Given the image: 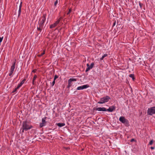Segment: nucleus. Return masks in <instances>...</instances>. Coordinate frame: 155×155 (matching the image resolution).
Here are the masks:
<instances>
[{"mask_svg": "<svg viewBox=\"0 0 155 155\" xmlns=\"http://www.w3.org/2000/svg\"><path fill=\"white\" fill-rule=\"evenodd\" d=\"M115 110V107L114 106H112L110 107L108 109H107L106 111L112 112Z\"/></svg>", "mask_w": 155, "mask_h": 155, "instance_id": "nucleus-10", "label": "nucleus"}, {"mask_svg": "<svg viewBox=\"0 0 155 155\" xmlns=\"http://www.w3.org/2000/svg\"><path fill=\"white\" fill-rule=\"evenodd\" d=\"M25 81V79H24V80H22L21 81V83H20V84H21V85H22L24 83Z\"/></svg>", "mask_w": 155, "mask_h": 155, "instance_id": "nucleus-22", "label": "nucleus"}, {"mask_svg": "<svg viewBox=\"0 0 155 155\" xmlns=\"http://www.w3.org/2000/svg\"><path fill=\"white\" fill-rule=\"evenodd\" d=\"M22 125V128H24V130H25V131H27L32 127V126L30 125L29 123L26 120L24 121Z\"/></svg>", "mask_w": 155, "mask_h": 155, "instance_id": "nucleus-1", "label": "nucleus"}, {"mask_svg": "<svg viewBox=\"0 0 155 155\" xmlns=\"http://www.w3.org/2000/svg\"><path fill=\"white\" fill-rule=\"evenodd\" d=\"M43 25H44V24H42V23H41L40 22H39V23L38 27H41V28H43Z\"/></svg>", "mask_w": 155, "mask_h": 155, "instance_id": "nucleus-19", "label": "nucleus"}, {"mask_svg": "<svg viewBox=\"0 0 155 155\" xmlns=\"http://www.w3.org/2000/svg\"><path fill=\"white\" fill-rule=\"evenodd\" d=\"M22 2H21L19 6V8L18 11V16L19 17L20 16L21 13V9L22 7Z\"/></svg>", "mask_w": 155, "mask_h": 155, "instance_id": "nucleus-14", "label": "nucleus"}, {"mask_svg": "<svg viewBox=\"0 0 155 155\" xmlns=\"http://www.w3.org/2000/svg\"><path fill=\"white\" fill-rule=\"evenodd\" d=\"M71 10H72V9L71 8L69 9L68 12L67 13V14L68 15H69L70 14V13L71 12Z\"/></svg>", "mask_w": 155, "mask_h": 155, "instance_id": "nucleus-27", "label": "nucleus"}, {"mask_svg": "<svg viewBox=\"0 0 155 155\" xmlns=\"http://www.w3.org/2000/svg\"><path fill=\"white\" fill-rule=\"evenodd\" d=\"M89 87V85L86 84V85H83L82 86H79L78 87L77 89V90H82L84 89H86L87 87Z\"/></svg>", "mask_w": 155, "mask_h": 155, "instance_id": "nucleus-9", "label": "nucleus"}, {"mask_svg": "<svg viewBox=\"0 0 155 155\" xmlns=\"http://www.w3.org/2000/svg\"><path fill=\"white\" fill-rule=\"evenodd\" d=\"M21 130L22 132L23 133L24 132V130H24V128H22V127L21 129Z\"/></svg>", "mask_w": 155, "mask_h": 155, "instance_id": "nucleus-32", "label": "nucleus"}, {"mask_svg": "<svg viewBox=\"0 0 155 155\" xmlns=\"http://www.w3.org/2000/svg\"><path fill=\"white\" fill-rule=\"evenodd\" d=\"M37 29L38 31H39L41 32V31L42 29V28L38 26L37 28Z\"/></svg>", "mask_w": 155, "mask_h": 155, "instance_id": "nucleus-20", "label": "nucleus"}, {"mask_svg": "<svg viewBox=\"0 0 155 155\" xmlns=\"http://www.w3.org/2000/svg\"><path fill=\"white\" fill-rule=\"evenodd\" d=\"M16 60H15V61H14L13 63L12 66L11 67L10 70L12 71H14V69L15 67V63Z\"/></svg>", "mask_w": 155, "mask_h": 155, "instance_id": "nucleus-13", "label": "nucleus"}, {"mask_svg": "<svg viewBox=\"0 0 155 155\" xmlns=\"http://www.w3.org/2000/svg\"><path fill=\"white\" fill-rule=\"evenodd\" d=\"M147 114L150 115L155 114V107H153L149 108L147 110Z\"/></svg>", "mask_w": 155, "mask_h": 155, "instance_id": "nucleus-4", "label": "nucleus"}, {"mask_svg": "<svg viewBox=\"0 0 155 155\" xmlns=\"http://www.w3.org/2000/svg\"><path fill=\"white\" fill-rule=\"evenodd\" d=\"M55 80H54V81H53V82H52V86H53L54 85V84H55Z\"/></svg>", "mask_w": 155, "mask_h": 155, "instance_id": "nucleus-31", "label": "nucleus"}, {"mask_svg": "<svg viewBox=\"0 0 155 155\" xmlns=\"http://www.w3.org/2000/svg\"><path fill=\"white\" fill-rule=\"evenodd\" d=\"M58 0H56V1L55 2H54V5H55V6H56V5H57V4H58Z\"/></svg>", "mask_w": 155, "mask_h": 155, "instance_id": "nucleus-30", "label": "nucleus"}, {"mask_svg": "<svg viewBox=\"0 0 155 155\" xmlns=\"http://www.w3.org/2000/svg\"><path fill=\"white\" fill-rule=\"evenodd\" d=\"M96 110L98 111H106L107 109L105 107H98L96 108Z\"/></svg>", "mask_w": 155, "mask_h": 155, "instance_id": "nucleus-12", "label": "nucleus"}, {"mask_svg": "<svg viewBox=\"0 0 155 155\" xmlns=\"http://www.w3.org/2000/svg\"><path fill=\"white\" fill-rule=\"evenodd\" d=\"M77 81V79L74 78H71L69 79L68 81V84L67 86V88L68 89H69L70 87L72 86V81Z\"/></svg>", "mask_w": 155, "mask_h": 155, "instance_id": "nucleus-5", "label": "nucleus"}, {"mask_svg": "<svg viewBox=\"0 0 155 155\" xmlns=\"http://www.w3.org/2000/svg\"><path fill=\"white\" fill-rule=\"evenodd\" d=\"M17 89H17V88H16H16H15L14 89V90H13V91H12V93H14V92H15L17 90Z\"/></svg>", "mask_w": 155, "mask_h": 155, "instance_id": "nucleus-29", "label": "nucleus"}, {"mask_svg": "<svg viewBox=\"0 0 155 155\" xmlns=\"http://www.w3.org/2000/svg\"><path fill=\"white\" fill-rule=\"evenodd\" d=\"M153 143V140H151L150 142L149 143V145H151Z\"/></svg>", "mask_w": 155, "mask_h": 155, "instance_id": "nucleus-26", "label": "nucleus"}, {"mask_svg": "<svg viewBox=\"0 0 155 155\" xmlns=\"http://www.w3.org/2000/svg\"><path fill=\"white\" fill-rule=\"evenodd\" d=\"M115 23H116V22H115H115L113 24V26H114V25H115Z\"/></svg>", "mask_w": 155, "mask_h": 155, "instance_id": "nucleus-37", "label": "nucleus"}, {"mask_svg": "<svg viewBox=\"0 0 155 155\" xmlns=\"http://www.w3.org/2000/svg\"><path fill=\"white\" fill-rule=\"evenodd\" d=\"M107 54H104L102 57L101 58H100V60H103L104 58L106 57H107Z\"/></svg>", "mask_w": 155, "mask_h": 155, "instance_id": "nucleus-17", "label": "nucleus"}, {"mask_svg": "<svg viewBox=\"0 0 155 155\" xmlns=\"http://www.w3.org/2000/svg\"><path fill=\"white\" fill-rule=\"evenodd\" d=\"M2 1V0H0V3L1 2V1Z\"/></svg>", "mask_w": 155, "mask_h": 155, "instance_id": "nucleus-38", "label": "nucleus"}, {"mask_svg": "<svg viewBox=\"0 0 155 155\" xmlns=\"http://www.w3.org/2000/svg\"><path fill=\"white\" fill-rule=\"evenodd\" d=\"M129 77L132 78V79L133 80H134L135 79V78L134 77V74H131L129 75Z\"/></svg>", "mask_w": 155, "mask_h": 155, "instance_id": "nucleus-16", "label": "nucleus"}, {"mask_svg": "<svg viewBox=\"0 0 155 155\" xmlns=\"http://www.w3.org/2000/svg\"><path fill=\"white\" fill-rule=\"evenodd\" d=\"M46 118V117H45V118H42V122L40 124V127H42L46 125V122L45 120V119Z\"/></svg>", "mask_w": 155, "mask_h": 155, "instance_id": "nucleus-8", "label": "nucleus"}, {"mask_svg": "<svg viewBox=\"0 0 155 155\" xmlns=\"http://www.w3.org/2000/svg\"><path fill=\"white\" fill-rule=\"evenodd\" d=\"M58 76L57 75H55L54 76V80L55 81V80L57 79V78H58Z\"/></svg>", "mask_w": 155, "mask_h": 155, "instance_id": "nucleus-25", "label": "nucleus"}, {"mask_svg": "<svg viewBox=\"0 0 155 155\" xmlns=\"http://www.w3.org/2000/svg\"><path fill=\"white\" fill-rule=\"evenodd\" d=\"M3 37H0V43H1V42L2 41V40L3 39Z\"/></svg>", "mask_w": 155, "mask_h": 155, "instance_id": "nucleus-28", "label": "nucleus"}, {"mask_svg": "<svg viewBox=\"0 0 155 155\" xmlns=\"http://www.w3.org/2000/svg\"><path fill=\"white\" fill-rule=\"evenodd\" d=\"M119 121L125 125L126 126H128L129 125L128 120L125 119L124 117L121 116L119 119Z\"/></svg>", "mask_w": 155, "mask_h": 155, "instance_id": "nucleus-3", "label": "nucleus"}, {"mask_svg": "<svg viewBox=\"0 0 155 155\" xmlns=\"http://www.w3.org/2000/svg\"><path fill=\"white\" fill-rule=\"evenodd\" d=\"M37 77V76L36 75H35L33 78L32 80V83L33 84H34V82L36 78Z\"/></svg>", "mask_w": 155, "mask_h": 155, "instance_id": "nucleus-18", "label": "nucleus"}, {"mask_svg": "<svg viewBox=\"0 0 155 155\" xmlns=\"http://www.w3.org/2000/svg\"><path fill=\"white\" fill-rule=\"evenodd\" d=\"M46 16V14H43L42 17L41 18V21L40 22L41 23H42V24H44V23L46 20V18H45Z\"/></svg>", "mask_w": 155, "mask_h": 155, "instance_id": "nucleus-11", "label": "nucleus"}, {"mask_svg": "<svg viewBox=\"0 0 155 155\" xmlns=\"http://www.w3.org/2000/svg\"><path fill=\"white\" fill-rule=\"evenodd\" d=\"M150 148L152 150H153V149H154V147H151Z\"/></svg>", "mask_w": 155, "mask_h": 155, "instance_id": "nucleus-36", "label": "nucleus"}, {"mask_svg": "<svg viewBox=\"0 0 155 155\" xmlns=\"http://www.w3.org/2000/svg\"><path fill=\"white\" fill-rule=\"evenodd\" d=\"M45 51H44L41 54L38 55L39 57H41L45 54Z\"/></svg>", "mask_w": 155, "mask_h": 155, "instance_id": "nucleus-21", "label": "nucleus"}, {"mask_svg": "<svg viewBox=\"0 0 155 155\" xmlns=\"http://www.w3.org/2000/svg\"><path fill=\"white\" fill-rule=\"evenodd\" d=\"M57 126L59 127H62L64 126L65 124L64 123H58L57 124Z\"/></svg>", "mask_w": 155, "mask_h": 155, "instance_id": "nucleus-15", "label": "nucleus"}, {"mask_svg": "<svg viewBox=\"0 0 155 155\" xmlns=\"http://www.w3.org/2000/svg\"><path fill=\"white\" fill-rule=\"evenodd\" d=\"M139 5L141 8H142V4L140 3L139 2Z\"/></svg>", "mask_w": 155, "mask_h": 155, "instance_id": "nucleus-34", "label": "nucleus"}, {"mask_svg": "<svg viewBox=\"0 0 155 155\" xmlns=\"http://www.w3.org/2000/svg\"><path fill=\"white\" fill-rule=\"evenodd\" d=\"M134 141H135V140L134 139H132L130 140V141L131 142H132Z\"/></svg>", "mask_w": 155, "mask_h": 155, "instance_id": "nucleus-33", "label": "nucleus"}, {"mask_svg": "<svg viewBox=\"0 0 155 155\" xmlns=\"http://www.w3.org/2000/svg\"><path fill=\"white\" fill-rule=\"evenodd\" d=\"M14 71H12L10 70V73H9V76H11L12 75V74L13 72Z\"/></svg>", "mask_w": 155, "mask_h": 155, "instance_id": "nucleus-24", "label": "nucleus"}, {"mask_svg": "<svg viewBox=\"0 0 155 155\" xmlns=\"http://www.w3.org/2000/svg\"><path fill=\"white\" fill-rule=\"evenodd\" d=\"M110 99V97L108 96H106L100 99V100L97 103L98 104H102L107 102Z\"/></svg>", "mask_w": 155, "mask_h": 155, "instance_id": "nucleus-2", "label": "nucleus"}, {"mask_svg": "<svg viewBox=\"0 0 155 155\" xmlns=\"http://www.w3.org/2000/svg\"><path fill=\"white\" fill-rule=\"evenodd\" d=\"M36 69H34V70H33L32 72H34V73H35L36 72Z\"/></svg>", "mask_w": 155, "mask_h": 155, "instance_id": "nucleus-35", "label": "nucleus"}, {"mask_svg": "<svg viewBox=\"0 0 155 155\" xmlns=\"http://www.w3.org/2000/svg\"><path fill=\"white\" fill-rule=\"evenodd\" d=\"M63 18L62 17H60L58 19V20L55 22V23L50 25V28H52L56 26L59 23L60 20Z\"/></svg>", "mask_w": 155, "mask_h": 155, "instance_id": "nucleus-6", "label": "nucleus"}, {"mask_svg": "<svg viewBox=\"0 0 155 155\" xmlns=\"http://www.w3.org/2000/svg\"><path fill=\"white\" fill-rule=\"evenodd\" d=\"M94 65V63H92L90 65H89V64H87V68L85 71V72H87L89 71L90 69H92L93 68Z\"/></svg>", "mask_w": 155, "mask_h": 155, "instance_id": "nucleus-7", "label": "nucleus"}, {"mask_svg": "<svg viewBox=\"0 0 155 155\" xmlns=\"http://www.w3.org/2000/svg\"><path fill=\"white\" fill-rule=\"evenodd\" d=\"M21 85L20 84V83L19 84L18 86H17V87H16L17 88V89H19L21 86Z\"/></svg>", "mask_w": 155, "mask_h": 155, "instance_id": "nucleus-23", "label": "nucleus"}]
</instances>
